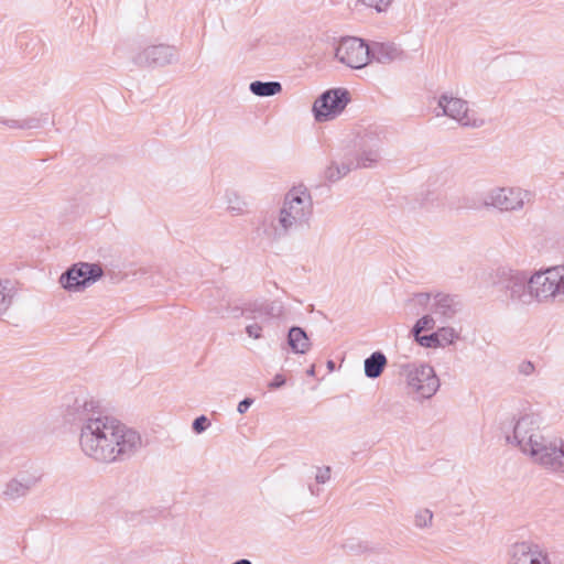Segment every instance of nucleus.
Returning a JSON list of instances; mask_svg holds the SVG:
<instances>
[{
	"mask_svg": "<svg viewBox=\"0 0 564 564\" xmlns=\"http://www.w3.org/2000/svg\"><path fill=\"white\" fill-rule=\"evenodd\" d=\"M78 444L82 453L101 464L123 462L142 446L139 432L115 416L101 414L79 427Z\"/></svg>",
	"mask_w": 564,
	"mask_h": 564,
	"instance_id": "f257e3e1",
	"label": "nucleus"
},
{
	"mask_svg": "<svg viewBox=\"0 0 564 564\" xmlns=\"http://www.w3.org/2000/svg\"><path fill=\"white\" fill-rule=\"evenodd\" d=\"M313 215L314 203L308 188L304 185L293 186L284 194L276 210L260 214L256 230L262 239L278 242L308 227Z\"/></svg>",
	"mask_w": 564,
	"mask_h": 564,
	"instance_id": "f03ea898",
	"label": "nucleus"
},
{
	"mask_svg": "<svg viewBox=\"0 0 564 564\" xmlns=\"http://www.w3.org/2000/svg\"><path fill=\"white\" fill-rule=\"evenodd\" d=\"M540 425L538 414H523L516 421L512 434L506 435V441L533 463L550 471L564 474V440L543 435Z\"/></svg>",
	"mask_w": 564,
	"mask_h": 564,
	"instance_id": "7ed1b4c3",
	"label": "nucleus"
},
{
	"mask_svg": "<svg viewBox=\"0 0 564 564\" xmlns=\"http://www.w3.org/2000/svg\"><path fill=\"white\" fill-rule=\"evenodd\" d=\"M400 370L405 378L406 393L415 402L430 400L441 387L440 378L429 364L409 362L402 365Z\"/></svg>",
	"mask_w": 564,
	"mask_h": 564,
	"instance_id": "20e7f679",
	"label": "nucleus"
},
{
	"mask_svg": "<svg viewBox=\"0 0 564 564\" xmlns=\"http://www.w3.org/2000/svg\"><path fill=\"white\" fill-rule=\"evenodd\" d=\"M384 130L370 124L361 128L356 135L355 153H348L357 169H372L382 160Z\"/></svg>",
	"mask_w": 564,
	"mask_h": 564,
	"instance_id": "39448f33",
	"label": "nucleus"
},
{
	"mask_svg": "<svg viewBox=\"0 0 564 564\" xmlns=\"http://www.w3.org/2000/svg\"><path fill=\"white\" fill-rule=\"evenodd\" d=\"M101 414L99 401L85 390L72 391L64 397L62 415L65 423L85 426Z\"/></svg>",
	"mask_w": 564,
	"mask_h": 564,
	"instance_id": "423d86ee",
	"label": "nucleus"
},
{
	"mask_svg": "<svg viewBox=\"0 0 564 564\" xmlns=\"http://www.w3.org/2000/svg\"><path fill=\"white\" fill-rule=\"evenodd\" d=\"M535 271L529 273L518 269H502L499 275V282L507 297L517 304L529 305L535 302L536 284Z\"/></svg>",
	"mask_w": 564,
	"mask_h": 564,
	"instance_id": "0eeeda50",
	"label": "nucleus"
},
{
	"mask_svg": "<svg viewBox=\"0 0 564 564\" xmlns=\"http://www.w3.org/2000/svg\"><path fill=\"white\" fill-rule=\"evenodd\" d=\"M535 302L540 304L564 303V265H554L535 271Z\"/></svg>",
	"mask_w": 564,
	"mask_h": 564,
	"instance_id": "6e6552de",
	"label": "nucleus"
},
{
	"mask_svg": "<svg viewBox=\"0 0 564 564\" xmlns=\"http://www.w3.org/2000/svg\"><path fill=\"white\" fill-rule=\"evenodd\" d=\"M435 116H445L455 120L464 128L478 129L485 126L486 121L475 111L469 109L468 101L455 97L452 93H443L437 98Z\"/></svg>",
	"mask_w": 564,
	"mask_h": 564,
	"instance_id": "1a4fd4ad",
	"label": "nucleus"
},
{
	"mask_svg": "<svg viewBox=\"0 0 564 564\" xmlns=\"http://www.w3.org/2000/svg\"><path fill=\"white\" fill-rule=\"evenodd\" d=\"M531 192L521 187H494L485 194L482 204L500 212H519L531 203Z\"/></svg>",
	"mask_w": 564,
	"mask_h": 564,
	"instance_id": "9d476101",
	"label": "nucleus"
},
{
	"mask_svg": "<svg viewBox=\"0 0 564 564\" xmlns=\"http://www.w3.org/2000/svg\"><path fill=\"white\" fill-rule=\"evenodd\" d=\"M104 275L98 263L78 262L68 268L59 278L61 285L69 292L82 291Z\"/></svg>",
	"mask_w": 564,
	"mask_h": 564,
	"instance_id": "9b49d317",
	"label": "nucleus"
},
{
	"mask_svg": "<svg viewBox=\"0 0 564 564\" xmlns=\"http://www.w3.org/2000/svg\"><path fill=\"white\" fill-rule=\"evenodd\" d=\"M349 100V93L344 88L324 91L313 105L315 120L322 122L337 117L344 111Z\"/></svg>",
	"mask_w": 564,
	"mask_h": 564,
	"instance_id": "f8f14e48",
	"label": "nucleus"
},
{
	"mask_svg": "<svg viewBox=\"0 0 564 564\" xmlns=\"http://www.w3.org/2000/svg\"><path fill=\"white\" fill-rule=\"evenodd\" d=\"M335 57L350 68H364L369 64L368 44L358 37H344L336 47Z\"/></svg>",
	"mask_w": 564,
	"mask_h": 564,
	"instance_id": "ddd939ff",
	"label": "nucleus"
},
{
	"mask_svg": "<svg viewBox=\"0 0 564 564\" xmlns=\"http://www.w3.org/2000/svg\"><path fill=\"white\" fill-rule=\"evenodd\" d=\"M41 479L42 475L37 471H20L2 486L0 497L10 502L23 499L40 484Z\"/></svg>",
	"mask_w": 564,
	"mask_h": 564,
	"instance_id": "4468645a",
	"label": "nucleus"
},
{
	"mask_svg": "<svg viewBox=\"0 0 564 564\" xmlns=\"http://www.w3.org/2000/svg\"><path fill=\"white\" fill-rule=\"evenodd\" d=\"M177 61V52L171 45H151L133 56V63L139 66L163 67Z\"/></svg>",
	"mask_w": 564,
	"mask_h": 564,
	"instance_id": "2eb2a0df",
	"label": "nucleus"
},
{
	"mask_svg": "<svg viewBox=\"0 0 564 564\" xmlns=\"http://www.w3.org/2000/svg\"><path fill=\"white\" fill-rule=\"evenodd\" d=\"M511 564H551L539 545L521 542L513 545Z\"/></svg>",
	"mask_w": 564,
	"mask_h": 564,
	"instance_id": "dca6fc26",
	"label": "nucleus"
},
{
	"mask_svg": "<svg viewBox=\"0 0 564 564\" xmlns=\"http://www.w3.org/2000/svg\"><path fill=\"white\" fill-rule=\"evenodd\" d=\"M241 315L251 322L270 323L274 317V305L267 300L248 302L242 306Z\"/></svg>",
	"mask_w": 564,
	"mask_h": 564,
	"instance_id": "f3484780",
	"label": "nucleus"
},
{
	"mask_svg": "<svg viewBox=\"0 0 564 564\" xmlns=\"http://www.w3.org/2000/svg\"><path fill=\"white\" fill-rule=\"evenodd\" d=\"M369 63L375 61L380 64H389L399 59L403 55V51L394 43L372 42L368 45Z\"/></svg>",
	"mask_w": 564,
	"mask_h": 564,
	"instance_id": "a211bd4d",
	"label": "nucleus"
},
{
	"mask_svg": "<svg viewBox=\"0 0 564 564\" xmlns=\"http://www.w3.org/2000/svg\"><path fill=\"white\" fill-rule=\"evenodd\" d=\"M431 312H432V314H434L441 318L449 319L456 314L457 304H456L454 297H452L451 295L443 294V293H436L433 296Z\"/></svg>",
	"mask_w": 564,
	"mask_h": 564,
	"instance_id": "6ab92c4d",
	"label": "nucleus"
},
{
	"mask_svg": "<svg viewBox=\"0 0 564 564\" xmlns=\"http://www.w3.org/2000/svg\"><path fill=\"white\" fill-rule=\"evenodd\" d=\"M357 170V166L347 153L340 162L332 161L324 171L325 180L334 183L345 177L351 171Z\"/></svg>",
	"mask_w": 564,
	"mask_h": 564,
	"instance_id": "aec40b11",
	"label": "nucleus"
},
{
	"mask_svg": "<svg viewBox=\"0 0 564 564\" xmlns=\"http://www.w3.org/2000/svg\"><path fill=\"white\" fill-rule=\"evenodd\" d=\"M288 344L294 354H306L311 347V340L301 327L293 326L289 329Z\"/></svg>",
	"mask_w": 564,
	"mask_h": 564,
	"instance_id": "412c9836",
	"label": "nucleus"
},
{
	"mask_svg": "<svg viewBox=\"0 0 564 564\" xmlns=\"http://www.w3.org/2000/svg\"><path fill=\"white\" fill-rule=\"evenodd\" d=\"M387 365V358L383 352L375 351L365 359V375L369 379H376L381 376Z\"/></svg>",
	"mask_w": 564,
	"mask_h": 564,
	"instance_id": "4be33fe9",
	"label": "nucleus"
},
{
	"mask_svg": "<svg viewBox=\"0 0 564 564\" xmlns=\"http://www.w3.org/2000/svg\"><path fill=\"white\" fill-rule=\"evenodd\" d=\"M249 90L259 97H271L282 91V85L279 82L254 80L249 85Z\"/></svg>",
	"mask_w": 564,
	"mask_h": 564,
	"instance_id": "5701e85b",
	"label": "nucleus"
},
{
	"mask_svg": "<svg viewBox=\"0 0 564 564\" xmlns=\"http://www.w3.org/2000/svg\"><path fill=\"white\" fill-rule=\"evenodd\" d=\"M226 199L229 213L236 216L243 215L246 213L247 204L238 194L234 192L227 193Z\"/></svg>",
	"mask_w": 564,
	"mask_h": 564,
	"instance_id": "b1692460",
	"label": "nucleus"
},
{
	"mask_svg": "<svg viewBox=\"0 0 564 564\" xmlns=\"http://www.w3.org/2000/svg\"><path fill=\"white\" fill-rule=\"evenodd\" d=\"M435 333L440 347L449 346L459 338V333L449 326L440 327Z\"/></svg>",
	"mask_w": 564,
	"mask_h": 564,
	"instance_id": "393cba45",
	"label": "nucleus"
},
{
	"mask_svg": "<svg viewBox=\"0 0 564 564\" xmlns=\"http://www.w3.org/2000/svg\"><path fill=\"white\" fill-rule=\"evenodd\" d=\"M435 319L431 314L423 315L421 318H419L413 326L412 333L415 337L420 335L422 332L431 330L435 327Z\"/></svg>",
	"mask_w": 564,
	"mask_h": 564,
	"instance_id": "a878e982",
	"label": "nucleus"
},
{
	"mask_svg": "<svg viewBox=\"0 0 564 564\" xmlns=\"http://www.w3.org/2000/svg\"><path fill=\"white\" fill-rule=\"evenodd\" d=\"M11 290L0 280V316L6 314L12 304Z\"/></svg>",
	"mask_w": 564,
	"mask_h": 564,
	"instance_id": "bb28decb",
	"label": "nucleus"
},
{
	"mask_svg": "<svg viewBox=\"0 0 564 564\" xmlns=\"http://www.w3.org/2000/svg\"><path fill=\"white\" fill-rule=\"evenodd\" d=\"M433 521V512L430 509H420L414 516V524L419 529L430 528Z\"/></svg>",
	"mask_w": 564,
	"mask_h": 564,
	"instance_id": "cd10ccee",
	"label": "nucleus"
},
{
	"mask_svg": "<svg viewBox=\"0 0 564 564\" xmlns=\"http://www.w3.org/2000/svg\"><path fill=\"white\" fill-rule=\"evenodd\" d=\"M269 323L251 322L246 325V333L252 339L263 338V329Z\"/></svg>",
	"mask_w": 564,
	"mask_h": 564,
	"instance_id": "c85d7f7f",
	"label": "nucleus"
},
{
	"mask_svg": "<svg viewBox=\"0 0 564 564\" xmlns=\"http://www.w3.org/2000/svg\"><path fill=\"white\" fill-rule=\"evenodd\" d=\"M433 296L431 293H415L411 299V303L414 306H419L423 310L431 311V305L433 303Z\"/></svg>",
	"mask_w": 564,
	"mask_h": 564,
	"instance_id": "c756f323",
	"label": "nucleus"
},
{
	"mask_svg": "<svg viewBox=\"0 0 564 564\" xmlns=\"http://www.w3.org/2000/svg\"><path fill=\"white\" fill-rule=\"evenodd\" d=\"M415 339L421 346L426 347V348L440 347L435 332L432 334H429V335H423V336L417 335V337H415Z\"/></svg>",
	"mask_w": 564,
	"mask_h": 564,
	"instance_id": "7c9ffc66",
	"label": "nucleus"
},
{
	"mask_svg": "<svg viewBox=\"0 0 564 564\" xmlns=\"http://www.w3.org/2000/svg\"><path fill=\"white\" fill-rule=\"evenodd\" d=\"M393 0H361L364 4L373 8L377 12H384Z\"/></svg>",
	"mask_w": 564,
	"mask_h": 564,
	"instance_id": "2f4dec72",
	"label": "nucleus"
},
{
	"mask_svg": "<svg viewBox=\"0 0 564 564\" xmlns=\"http://www.w3.org/2000/svg\"><path fill=\"white\" fill-rule=\"evenodd\" d=\"M208 426H210V421L205 415L196 417L192 425L194 432L197 434L205 432Z\"/></svg>",
	"mask_w": 564,
	"mask_h": 564,
	"instance_id": "473e14b6",
	"label": "nucleus"
},
{
	"mask_svg": "<svg viewBox=\"0 0 564 564\" xmlns=\"http://www.w3.org/2000/svg\"><path fill=\"white\" fill-rule=\"evenodd\" d=\"M330 467L323 466L316 468L315 480L317 484H326L330 479Z\"/></svg>",
	"mask_w": 564,
	"mask_h": 564,
	"instance_id": "72a5a7b5",
	"label": "nucleus"
},
{
	"mask_svg": "<svg viewBox=\"0 0 564 564\" xmlns=\"http://www.w3.org/2000/svg\"><path fill=\"white\" fill-rule=\"evenodd\" d=\"M2 123L8 126L11 129H28V128L33 127L32 120L19 121V120L11 119V120H4V121H2Z\"/></svg>",
	"mask_w": 564,
	"mask_h": 564,
	"instance_id": "f704fd0d",
	"label": "nucleus"
},
{
	"mask_svg": "<svg viewBox=\"0 0 564 564\" xmlns=\"http://www.w3.org/2000/svg\"><path fill=\"white\" fill-rule=\"evenodd\" d=\"M253 404V399L251 398H245L243 400H241L239 403H238V406H237V411L240 413V414H245L249 408Z\"/></svg>",
	"mask_w": 564,
	"mask_h": 564,
	"instance_id": "c9c22d12",
	"label": "nucleus"
},
{
	"mask_svg": "<svg viewBox=\"0 0 564 564\" xmlns=\"http://www.w3.org/2000/svg\"><path fill=\"white\" fill-rule=\"evenodd\" d=\"M284 384H285V378L282 375L278 373L274 376L272 381L269 383V388L270 389H279Z\"/></svg>",
	"mask_w": 564,
	"mask_h": 564,
	"instance_id": "e433bc0d",
	"label": "nucleus"
},
{
	"mask_svg": "<svg viewBox=\"0 0 564 564\" xmlns=\"http://www.w3.org/2000/svg\"><path fill=\"white\" fill-rule=\"evenodd\" d=\"M532 370H533V365L531 362H528L527 365L523 366L521 371L525 375H529V373H531Z\"/></svg>",
	"mask_w": 564,
	"mask_h": 564,
	"instance_id": "4c0bfd02",
	"label": "nucleus"
},
{
	"mask_svg": "<svg viewBox=\"0 0 564 564\" xmlns=\"http://www.w3.org/2000/svg\"><path fill=\"white\" fill-rule=\"evenodd\" d=\"M307 376L310 377H314L315 376V366H311L307 371H306Z\"/></svg>",
	"mask_w": 564,
	"mask_h": 564,
	"instance_id": "58836bf2",
	"label": "nucleus"
},
{
	"mask_svg": "<svg viewBox=\"0 0 564 564\" xmlns=\"http://www.w3.org/2000/svg\"><path fill=\"white\" fill-rule=\"evenodd\" d=\"M232 564H252V563L250 560L241 558V560L234 562Z\"/></svg>",
	"mask_w": 564,
	"mask_h": 564,
	"instance_id": "ea45409f",
	"label": "nucleus"
},
{
	"mask_svg": "<svg viewBox=\"0 0 564 564\" xmlns=\"http://www.w3.org/2000/svg\"><path fill=\"white\" fill-rule=\"evenodd\" d=\"M327 367H328V369H329V370H334V367H335L334 361L329 360V361L327 362Z\"/></svg>",
	"mask_w": 564,
	"mask_h": 564,
	"instance_id": "a19ab883",
	"label": "nucleus"
},
{
	"mask_svg": "<svg viewBox=\"0 0 564 564\" xmlns=\"http://www.w3.org/2000/svg\"><path fill=\"white\" fill-rule=\"evenodd\" d=\"M308 489L312 495H315V496L318 495V490H315V488L313 486H310Z\"/></svg>",
	"mask_w": 564,
	"mask_h": 564,
	"instance_id": "79ce46f5",
	"label": "nucleus"
},
{
	"mask_svg": "<svg viewBox=\"0 0 564 564\" xmlns=\"http://www.w3.org/2000/svg\"><path fill=\"white\" fill-rule=\"evenodd\" d=\"M215 312L224 317V313L220 307H215Z\"/></svg>",
	"mask_w": 564,
	"mask_h": 564,
	"instance_id": "37998d69",
	"label": "nucleus"
}]
</instances>
